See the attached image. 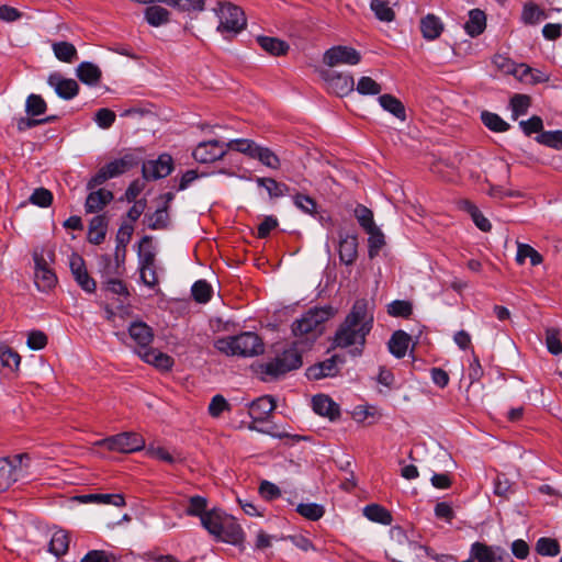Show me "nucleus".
<instances>
[{
    "instance_id": "24",
    "label": "nucleus",
    "mask_w": 562,
    "mask_h": 562,
    "mask_svg": "<svg viewBox=\"0 0 562 562\" xmlns=\"http://www.w3.org/2000/svg\"><path fill=\"white\" fill-rule=\"evenodd\" d=\"M312 407L317 415L328 417L330 420L339 416V406L325 394L314 395Z\"/></svg>"
},
{
    "instance_id": "51",
    "label": "nucleus",
    "mask_w": 562,
    "mask_h": 562,
    "mask_svg": "<svg viewBox=\"0 0 562 562\" xmlns=\"http://www.w3.org/2000/svg\"><path fill=\"white\" fill-rule=\"evenodd\" d=\"M293 203L299 210H301L305 214H308L314 217H316L318 215L317 202L312 196H310L307 194H303V193L294 194Z\"/></svg>"
},
{
    "instance_id": "49",
    "label": "nucleus",
    "mask_w": 562,
    "mask_h": 562,
    "mask_svg": "<svg viewBox=\"0 0 562 562\" xmlns=\"http://www.w3.org/2000/svg\"><path fill=\"white\" fill-rule=\"evenodd\" d=\"M191 294L195 302L205 304L211 301L213 289L206 280H198L191 288Z\"/></svg>"
},
{
    "instance_id": "5",
    "label": "nucleus",
    "mask_w": 562,
    "mask_h": 562,
    "mask_svg": "<svg viewBox=\"0 0 562 562\" xmlns=\"http://www.w3.org/2000/svg\"><path fill=\"white\" fill-rule=\"evenodd\" d=\"M140 154L142 150H139V154L126 153L121 158L105 164L93 177L89 179L86 186L87 190H93L106 182L109 179L116 178L136 167L142 161Z\"/></svg>"
},
{
    "instance_id": "26",
    "label": "nucleus",
    "mask_w": 562,
    "mask_h": 562,
    "mask_svg": "<svg viewBox=\"0 0 562 562\" xmlns=\"http://www.w3.org/2000/svg\"><path fill=\"white\" fill-rule=\"evenodd\" d=\"M382 414L375 405H358L353 408V422L363 426H371L380 420Z\"/></svg>"
},
{
    "instance_id": "17",
    "label": "nucleus",
    "mask_w": 562,
    "mask_h": 562,
    "mask_svg": "<svg viewBox=\"0 0 562 562\" xmlns=\"http://www.w3.org/2000/svg\"><path fill=\"white\" fill-rule=\"evenodd\" d=\"M47 83L64 100H71L79 93L78 82L71 78H64L59 72L50 74L47 78Z\"/></svg>"
},
{
    "instance_id": "43",
    "label": "nucleus",
    "mask_w": 562,
    "mask_h": 562,
    "mask_svg": "<svg viewBox=\"0 0 562 562\" xmlns=\"http://www.w3.org/2000/svg\"><path fill=\"white\" fill-rule=\"evenodd\" d=\"M226 147L228 149H233V150L239 151L241 154H245L249 158L255 159L257 156V153L260 148V145H258L252 139L237 138V139H232L228 143H226Z\"/></svg>"
},
{
    "instance_id": "41",
    "label": "nucleus",
    "mask_w": 562,
    "mask_h": 562,
    "mask_svg": "<svg viewBox=\"0 0 562 562\" xmlns=\"http://www.w3.org/2000/svg\"><path fill=\"white\" fill-rule=\"evenodd\" d=\"M547 18L546 11L533 2H527L522 8L521 21L527 25H536Z\"/></svg>"
},
{
    "instance_id": "10",
    "label": "nucleus",
    "mask_w": 562,
    "mask_h": 562,
    "mask_svg": "<svg viewBox=\"0 0 562 562\" xmlns=\"http://www.w3.org/2000/svg\"><path fill=\"white\" fill-rule=\"evenodd\" d=\"M99 445L111 451L132 453L145 447L144 438L136 432H122L99 441Z\"/></svg>"
},
{
    "instance_id": "9",
    "label": "nucleus",
    "mask_w": 562,
    "mask_h": 562,
    "mask_svg": "<svg viewBox=\"0 0 562 562\" xmlns=\"http://www.w3.org/2000/svg\"><path fill=\"white\" fill-rule=\"evenodd\" d=\"M423 547L411 541L401 527L391 529V541L386 549L387 557L394 562H404L413 552Z\"/></svg>"
},
{
    "instance_id": "60",
    "label": "nucleus",
    "mask_w": 562,
    "mask_h": 562,
    "mask_svg": "<svg viewBox=\"0 0 562 562\" xmlns=\"http://www.w3.org/2000/svg\"><path fill=\"white\" fill-rule=\"evenodd\" d=\"M53 193L46 188H37L31 194L29 201L40 207H48L53 203Z\"/></svg>"
},
{
    "instance_id": "64",
    "label": "nucleus",
    "mask_w": 562,
    "mask_h": 562,
    "mask_svg": "<svg viewBox=\"0 0 562 562\" xmlns=\"http://www.w3.org/2000/svg\"><path fill=\"white\" fill-rule=\"evenodd\" d=\"M80 562H117V559L113 553L104 550H90Z\"/></svg>"
},
{
    "instance_id": "57",
    "label": "nucleus",
    "mask_w": 562,
    "mask_h": 562,
    "mask_svg": "<svg viewBox=\"0 0 562 562\" xmlns=\"http://www.w3.org/2000/svg\"><path fill=\"white\" fill-rule=\"evenodd\" d=\"M296 512L304 518L312 521L321 519L325 513L323 506L316 503L299 504Z\"/></svg>"
},
{
    "instance_id": "28",
    "label": "nucleus",
    "mask_w": 562,
    "mask_h": 562,
    "mask_svg": "<svg viewBox=\"0 0 562 562\" xmlns=\"http://www.w3.org/2000/svg\"><path fill=\"white\" fill-rule=\"evenodd\" d=\"M225 516L226 513L223 510L213 508L202 515L201 525L217 540V537L221 536Z\"/></svg>"
},
{
    "instance_id": "37",
    "label": "nucleus",
    "mask_w": 562,
    "mask_h": 562,
    "mask_svg": "<svg viewBox=\"0 0 562 562\" xmlns=\"http://www.w3.org/2000/svg\"><path fill=\"white\" fill-rule=\"evenodd\" d=\"M146 22L154 27L167 24L170 21V12L160 5H149L144 11Z\"/></svg>"
},
{
    "instance_id": "55",
    "label": "nucleus",
    "mask_w": 562,
    "mask_h": 562,
    "mask_svg": "<svg viewBox=\"0 0 562 562\" xmlns=\"http://www.w3.org/2000/svg\"><path fill=\"white\" fill-rule=\"evenodd\" d=\"M371 10L374 12L376 19L383 22H392L395 19V12L389 5L387 1L371 0Z\"/></svg>"
},
{
    "instance_id": "18",
    "label": "nucleus",
    "mask_w": 562,
    "mask_h": 562,
    "mask_svg": "<svg viewBox=\"0 0 562 562\" xmlns=\"http://www.w3.org/2000/svg\"><path fill=\"white\" fill-rule=\"evenodd\" d=\"M344 360L338 356L334 355L330 358L310 366L305 375L308 380L317 381L328 376H335L338 373V363H342Z\"/></svg>"
},
{
    "instance_id": "56",
    "label": "nucleus",
    "mask_w": 562,
    "mask_h": 562,
    "mask_svg": "<svg viewBox=\"0 0 562 562\" xmlns=\"http://www.w3.org/2000/svg\"><path fill=\"white\" fill-rule=\"evenodd\" d=\"M536 140L541 145L562 149V131L541 132L536 136Z\"/></svg>"
},
{
    "instance_id": "35",
    "label": "nucleus",
    "mask_w": 562,
    "mask_h": 562,
    "mask_svg": "<svg viewBox=\"0 0 562 562\" xmlns=\"http://www.w3.org/2000/svg\"><path fill=\"white\" fill-rule=\"evenodd\" d=\"M363 516L369 520L389 526L393 521L392 514L379 504H369L362 509Z\"/></svg>"
},
{
    "instance_id": "25",
    "label": "nucleus",
    "mask_w": 562,
    "mask_h": 562,
    "mask_svg": "<svg viewBox=\"0 0 562 562\" xmlns=\"http://www.w3.org/2000/svg\"><path fill=\"white\" fill-rule=\"evenodd\" d=\"M109 220L105 214L95 215L91 218L88 229V240L93 245H100L106 235Z\"/></svg>"
},
{
    "instance_id": "27",
    "label": "nucleus",
    "mask_w": 562,
    "mask_h": 562,
    "mask_svg": "<svg viewBox=\"0 0 562 562\" xmlns=\"http://www.w3.org/2000/svg\"><path fill=\"white\" fill-rule=\"evenodd\" d=\"M76 75L82 83L97 86L101 80L102 71L95 64L91 61H82L77 66Z\"/></svg>"
},
{
    "instance_id": "1",
    "label": "nucleus",
    "mask_w": 562,
    "mask_h": 562,
    "mask_svg": "<svg viewBox=\"0 0 562 562\" xmlns=\"http://www.w3.org/2000/svg\"><path fill=\"white\" fill-rule=\"evenodd\" d=\"M302 366L303 356L297 348V342L294 341L267 361L252 364V369L261 381L272 382L283 379L289 372Z\"/></svg>"
},
{
    "instance_id": "48",
    "label": "nucleus",
    "mask_w": 562,
    "mask_h": 562,
    "mask_svg": "<svg viewBox=\"0 0 562 562\" xmlns=\"http://www.w3.org/2000/svg\"><path fill=\"white\" fill-rule=\"evenodd\" d=\"M161 3L188 13L200 12L205 8V0H161Z\"/></svg>"
},
{
    "instance_id": "53",
    "label": "nucleus",
    "mask_w": 562,
    "mask_h": 562,
    "mask_svg": "<svg viewBox=\"0 0 562 562\" xmlns=\"http://www.w3.org/2000/svg\"><path fill=\"white\" fill-rule=\"evenodd\" d=\"M481 120L483 124L493 132L501 133L509 130V124L495 113L483 111Z\"/></svg>"
},
{
    "instance_id": "20",
    "label": "nucleus",
    "mask_w": 562,
    "mask_h": 562,
    "mask_svg": "<svg viewBox=\"0 0 562 562\" xmlns=\"http://www.w3.org/2000/svg\"><path fill=\"white\" fill-rule=\"evenodd\" d=\"M130 337L138 346L137 351H145L150 348V344L154 340V333L150 326L144 322H133L128 326Z\"/></svg>"
},
{
    "instance_id": "42",
    "label": "nucleus",
    "mask_w": 562,
    "mask_h": 562,
    "mask_svg": "<svg viewBox=\"0 0 562 562\" xmlns=\"http://www.w3.org/2000/svg\"><path fill=\"white\" fill-rule=\"evenodd\" d=\"M145 218L148 221V228L154 231L166 229L170 224L169 210H167V206H159L153 214H146Z\"/></svg>"
},
{
    "instance_id": "12",
    "label": "nucleus",
    "mask_w": 562,
    "mask_h": 562,
    "mask_svg": "<svg viewBox=\"0 0 562 562\" xmlns=\"http://www.w3.org/2000/svg\"><path fill=\"white\" fill-rule=\"evenodd\" d=\"M227 149L226 143L212 139L201 142L193 150L192 156L200 164H210L222 159Z\"/></svg>"
},
{
    "instance_id": "32",
    "label": "nucleus",
    "mask_w": 562,
    "mask_h": 562,
    "mask_svg": "<svg viewBox=\"0 0 562 562\" xmlns=\"http://www.w3.org/2000/svg\"><path fill=\"white\" fill-rule=\"evenodd\" d=\"M443 31V24L440 19L434 14H427L420 21V32L424 38L434 41L438 38Z\"/></svg>"
},
{
    "instance_id": "38",
    "label": "nucleus",
    "mask_w": 562,
    "mask_h": 562,
    "mask_svg": "<svg viewBox=\"0 0 562 562\" xmlns=\"http://www.w3.org/2000/svg\"><path fill=\"white\" fill-rule=\"evenodd\" d=\"M55 57L63 63H72L78 59L77 48L72 43L60 41L52 45Z\"/></svg>"
},
{
    "instance_id": "6",
    "label": "nucleus",
    "mask_w": 562,
    "mask_h": 562,
    "mask_svg": "<svg viewBox=\"0 0 562 562\" xmlns=\"http://www.w3.org/2000/svg\"><path fill=\"white\" fill-rule=\"evenodd\" d=\"M373 326L372 306L366 300H359L353 304V357L362 353L366 336Z\"/></svg>"
},
{
    "instance_id": "4",
    "label": "nucleus",
    "mask_w": 562,
    "mask_h": 562,
    "mask_svg": "<svg viewBox=\"0 0 562 562\" xmlns=\"http://www.w3.org/2000/svg\"><path fill=\"white\" fill-rule=\"evenodd\" d=\"M353 217L359 226L368 234V256L373 259L385 246V236L374 222L373 211L363 204L353 207Z\"/></svg>"
},
{
    "instance_id": "16",
    "label": "nucleus",
    "mask_w": 562,
    "mask_h": 562,
    "mask_svg": "<svg viewBox=\"0 0 562 562\" xmlns=\"http://www.w3.org/2000/svg\"><path fill=\"white\" fill-rule=\"evenodd\" d=\"M322 77L326 81L329 92L344 98L351 92L350 77L342 75L335 69L322 70Z\"/></svg>"
},
{
    "instance_id": "14",
    "label": "nucleus",
    "mask_w": 562,
    "mask_h": 562,
    "mask_svg": "<svg viewBox=\"0 0 562 562\" xmlns=\"http://www.w3.org/2000/svg\"><path fill=\"white\" fill-rule=\"evenodd\" d=\"M69 267L77 284L87 293H93L97 289V282L89 276L83 258L72 252L69 258Z\"/></svg>"
},
{
    "instance_id": "39",
    "label": "nucleus",
    "mask_w": 562,
    "mask_h": 562,
    "mask_svg": "<svg viewBox=\"0 0 562 562\" xmlns=\"http://www.w3.org/2000/svg\"><path fill=\"white\" fill-rule=\"evenodd\" d=\"M256 182L259 187H263L271 199L284 196L290 192L288 184L279 182L273 178L258 177Z\"/></svg>"
},
{
    "instance_id": "52",
    "label": "nucleus",
    "mask_w": 562,
    "mask_h": 562,
    "mask_svg": "<svg viewBox=\"0 0 562 562\" xmlns=\"http://www.w3.org/2000/svg\"><path fill=\"white\" fill-rule=\"evenodd\" d=\"M47 110V103L42 95L31 93L25 101V112L29 116H40Z\"/></svg>"
},
{
    "instance_id": "58",
    "label": "nucleus",
    "mask_w": 562,
    "mask_h": 562,
    "mask_svg": "<svg viewBox=\"0 0 562 562\" xmlns=\"http://www.w3.org/2000/svg\"><path fill=\"white\" fill-rule=\"evenodd\" d=\"M207 499L200 495H194L189 498V506L186 509L188 516L200 517L206 514Z\"/></svg>"
},
{
    "instance_id": "11",
    "label": "nucleus",
    "mask_w": 562,
    "mask_h": 562,
    "mask_svg": "<svg viewBox=\"0 0 562 562\" xmlns=\"http://www.w3.org/2000/svg\"><path fill=\"white\" fill-rule=\"evenodd\" d=\"M175 169L173 158L167 153H162L157 159L144 161L142 165V175L144 180L154 181L168 177Z\"/></svg>"
},
{
    "instance_id": "22",
    "label": "nucleus",
    "mask_w": 562,
    "mask_h": 562,
    "mask_svg": "<svg viewBox=\"0 0 562 562\" xmlns=\"http://www.w3.org/2000/svg\"><path fill=\"white\" fill-rule=\"evenodd\" d=\"M89 191L90 193L85 202V211L88 214L102 211L114 199L113 192L106 189H93Z\"/></svg>"
},
{
    "instance_id": "46",
    "label": "nucleus",
    "mask_w": 562,
    "mask_h": 562,
    "mask_svg": "<svg viewBox=\"0 0 562 562\" xmlns=\"http://www.w3.org/2000/svg\"><path fill=\"white\" fill-rule=\"evenodd\" d=\"M351 346V313L347 314L345 322L337 330L333 339V348H346Z\"/></svg>"
},
{
    "instance_id": "50",
    "label": "nucleus",
    "mask_w": 562,
    "mask_h": 562,
    "mask_svg": "<svg viewBox=\"0 0 562 562\" xmlns=\"http://www.w3.org/2000/svg\"><path fill=\"white\" fill-rule=\"evenodd\" d=\"M83 502L110 504L116 507L125 506V498L122 494H88L81 497Z\"/></svg>"
},
{
    "instance_id": "13",
    "label": "nucleus",
    "mask_w": 562,
    "mask_h": 562,
    "mask_svg": "<svg viewBox=\"0 0 562 562\" xmlns=\"http://www.w3.org/2000/svg\"><path fill=\"white\" fill-rule=\"evenodd\" d=\"M471 558L479 562H514L509 553L502 547L474 542L471 546Z\"/></svg>"
},
{
    "instance_id": "29",
    "label": "nucleus",
    "mask_w": 562,
    "mask_h": 562,
    "mask_svg": "<svg viewBox=\"0 0 562 562\" xmlns=\"http://www.w3.org/2000/svg\"><path fill=\"white\" fill-rule=\"evenodd\" d=\"M324 63L329 66V69L338 65L351 64V48L347 46H334L326 50L323 58Z\"/></svg>"
},
{
    "instance_id": "15",
    "label": "nucleus",
    "mask_w": 562,
    "mask_h": 562,
    "mask_svg": "<svg viewBox=\"0 0 562 562\" xmlns=\"http://www.w3.org/2000/svg\"><path fill=\"white\" fill-rule=\"evenodd\" d=\"M35 283L40 291L47 292L57 283L55 272L48 267L42 255L34 254Z\"/></svg>"
},
{
    "instance_id": "30",
    "label": "nucleus",
    "mask_w": 562,
    "mask_h": 562,
    "mask_svg": "<svg viewBox=\"0 0 562 562\" xmlns=\"http://www.w3.org/2000/svg\"><path fill=\"white\" fill-rule=\"evenodd\" d=\"M519 80L528 83H540L549 81V76L538 69L531 68L525 64L516 66L513 70H509Z\"/></svg>"
},
{
    "instance_id": "59",
    "label": "nucleus",
    "mask_w": 562,
    "mask_h": 562,
    "mask_svg": "<svg viewBox=\"0 0 562 562\" xmlns=\"http://www.w3.org/2000/svg\"><path fill=\"white\" fill-rule=\"evenodd\" d=\"M530 106V98L526 94H515L510 99V108L513 112V119L517 120L518 116L527 113Z\"/></svg>"
},
{
    "instance_id": "34",
    "label": "nucleus",
    "mask_w": 562,
    "mask_h": 562,
    "mask_svg": "<svg viewBox=\"0 0 562 562\" xmlns=\"http://www.w3.org/2000/svg\"><path fill=\"white\" fill-rule=\"evenodd\" d=\"M486 27V15L480 9H473L469 12V20L464 24L467 33L475 37L484 32Z\"/></svg>"
},
{
    "instance_id": "7",
    "label": "nucleus",
    "mask_w": 562,
    "mask_h": 562,
    "mask_svg": "<svg viewBox=\"0 0 562 562\" xmlns=\"http://www.w3.org/2000/svg\"><path fill=\"white\" fill-rule=\"evenodd\" d=\"M29 453H18L0 459V493L8 491L15 482L29 475Z\"/></svg>"
},
{
    "instance_id": "3",
    "label": "nucleus",
    "mask_w": 562,
    "mask_h": 562,
    "mask_svg": "<svg viewBox=\"0 0 562 562\" xmlns=\"http://www.w3.org/2000/svg\"><path fill=\"white\" fill-rule=\"evenodd\" d=\"M331 316V307H312L292 324V333L295 337L306 336L307 340L314 342L323 334L324 324Z\"/></svg>"
},
{
    "instance_id": "23",
    "label": "nucleus",
    "mask_w": 562,
    "mask_h": 562,
    "mask_svg": "<svg viewBox=\"0 0 562 562\" xmlns=\"http://www.w3.org/2000/svg\"><path fill=\"white\" fill-rule=\"evenodd\" d=\"M137 353L143 361L153 364L155 368L162 371L171 370L175 363L172 357L154 348L146 349L145 351H137Z\"/></svg>"
},
{
    "instance_id": "61",
    "label": "nucleus",
    "mask_w": 562,
    "mask_h": 562,
    "mask_svg": "<svg viewBox=\"0 0 562 562\" xmlns=\"http://www.w3.org/2000/svg\"><path fill=\"white\" fill-rule=\"evenodd\" d=\"M546 345L548 351L554 356L562 353V342L560 339V330L557 328H548L546 330Z\"/></svg>"
},
{
    "instance_id": "62",
    "label": "nucleus",
    "mask_w": 562,
    "mask_h": 562,
    "mask_svg": "<svg viewBox=\"0 0 562 562\" xmlns=\"http://www.w3.org/2000/svg\"><path fill=\"white\" fill-rule=\"evenodd\" d=\"M207 411L210 416L218 418L225 411H231V404L223 395L216 394L212 397Z\"/></svg>"
},
{
    "instance_id": "21",
    "label": "nucleus",
    "mask_w": 562,
    "mask_h": 562,
    "mask_svg": "<svg viewBox=\"0 0 562 562\" xmlns=\"http://www.w3.org/2000/svg\"><path fill=\"white\" fill-rule=\"evenodd\" d=\"M245 539V533L240 525L236 521V519L227 515L224 518L223 527L221 530V536L217 537V540L238 546Z\"/></svg>"
},
{
    "instance_id": "33",
    "label": "nucleus",
    "mask_w": 562,
    "mask_h": 562,
    "mask_svg": "<svg viewBox=\"0 0 562 562\" xmlns=\"http://www.w3.org/2000/svg\"><path fill=\"white\" fill-rule=\"evenodd\" d=\"M259 46L272 56L285 55L289 50V44L280 38L260 35L257 37Z\"/></svg>"
},
{
    "instance_id": "45",
    "label": "nucleus",
    "mask_w": 562,
    "mask_h": 562,
    "mask_svg": "<svg viewBox=\"0 0 562 562\" xmlns=\"http://www.w3.org/2000/svg\"><path fill=\"white\" fill-rule=\"evenodd\" d=\"M380 105L397 119L405 121L406 113L403 103L392 94H382L379 98Z\"/></svg>"
},
{
    "instance_id": "47",
    "label": "nucleus",
    "mask_w": 562,
    "mask_h": 562,
    "mask_svg": "<svg viewBox=\"0 0 562 562\" xmlns=\"http://www.w3.org/2000/svg\"><path fill=\"white\" fill-rule=\"evenodd\" d=\"M529 258L531 266H538L543 261V257L530 245L517 243L516 261L522 265Z\"/></svg>"
},
{
    "instance_id": "63",
    "label": "nucleus",
    "mask_w": 562,
    "mask_h": 562,
    "mask_svg": "<svg viewBox=\"0 0 562 562\" xmlns=\"http://www.w3.org/2000/svg\"><path fill=\"white\" fill-rule=\"evenodd\" d=\"M255 159L271 169H279L281 165L279 157L268 147L260 146Z\"/></svg>"
},
{
    "instance_id": "54",
    "label": "nucleus",
    "mask_w": 562,
    "mask_h": 562,
    "mask_svg": "<svg viewBox=\"0 0 562 562\" xmlns=\"http://www.w3.org/2000/svg\"><path fill=\"white\" fill-rule=\"evenodd\" d=\"M536 551L543 557H555L560 553V544L557 539L542 537L536 543Z\"/></svg>"
},
{
    "instance_id": "44",
    "label": "nucleus",
    "mask_w": 562,
    "mask_h": 562,
    "mask_svg": "<svg viewBox=\"0 0 562 562\" xmlns=\"http://www.w3.org/2000/svg\"><path fill=\"white\" fill-rule=\"evenodd\" d=\"M134 227L132 224H122L116 234L115 259L119 262V251L122 250V262L125 261L126 246L130 243Z\"/></svg>"
},
{
    "instance_id": "19",
    "label": "nucleus",
    "mask_w": 562,
    "mask_h": 562,
    "mask_svg": "<svg viewBox=\"0 0 562 562\" xmlns=\"http://www.w3.org/2000/svg\"><path fill=\"white\" fill-rule=\"evenodd\" d=\"M276 407L274 398L271 395H265L250 403L249 416L252 422L263 423L269 419Z\"/></svg>"
},
{
    "instance_id": "8",
    "label": "nucleus",
    "mask_w": 562,
    "mask_h": 562,
    "mask_svg": "<svg viewBox=\"0 0 562 562\" xmlns=\"http://www.w3.org/2000/svg\"><path fill=\"white\" fill-rule=\"evenodd\" d=\"M220 4V24L217 31L222 34L236 35L247 25V20L240 7L229 2H218Z\"/></svg>"
},
{
    "instance_id": "36",
    "label": "nucleus",
    "mask_w": 562,
    "mask_h": 562,
    "mask_svg": "<svg viewBox=\"0 0 562 562\" xmlns=\"http://www.w3.org/2000/svg\"><path fill=\"white\" fill-rule=\"evenodd\" d=\"M138 256L140 259V280L146 286L154 289L158 284L157 273L155 270H151V279H147L146 269L154 265L155 255L151 251L142 254L139 249Z\"/></svg>"
},
{
    "instance_id": "40",
    "label": "nucleus",
    "mask_w": 562,
    "mask_h": 562,
    "mask_svg": "<svg viewBox=\"0 0 562 562\" xmlns=\"http://www.w3.org/2000/svg\"><path fill=\"white\" fill-rule=\"evenodd\" d=\"M69 549V536L65 530H57L53 533L48 544V551L59 558Z\"/></svg>"
},
{
    "instance_id": "31",
    "label": "nucleus",
    "mask_w": 562,
    "mask_h": 562,
    "mask_svg": "<svg viewBox=\"0 0 562 562\" xmlns=\"http://www.w3.org/2000/svg\"><path fill=\"white\" fill-rule=\"evenodd\" d=\"M409 342L411 336L407 333L404 330H396L393 333L391 339L389 340V350L394 357L398 359L404 358L407 352Z\"/></svg>"
},
{
    "instance_id": "2",
    "label": "nucleus",
    "mask_w": 562,
    "mask_h": 562,
    "mask_svg": "<svg viewBox=\"0 0 562 562\" xmlns=\"http://www.w3.org/2000/svg\"><path fill=\"white\" fill-rule=\"evenodd\" d=\"M214 348L228 357L250 358L262 355L265 344L254 331H243L235 336L220 337L214 340Z\"/></svg>"
}]
</instances>
